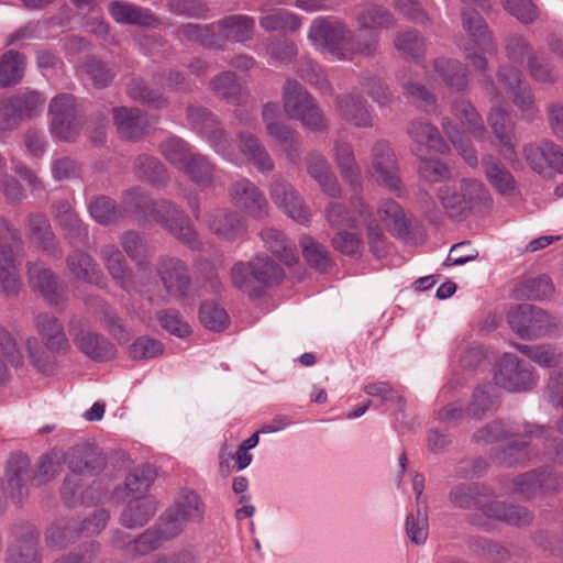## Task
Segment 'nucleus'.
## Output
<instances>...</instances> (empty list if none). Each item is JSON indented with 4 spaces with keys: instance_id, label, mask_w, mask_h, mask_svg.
I'll list each match as a JSON object with an SVG mask.
<instances>
[{
    "instance_id": "nucleus-19",
    "label": "nucleus",
    "mask_w": 563,
    "mask_h": 563,
    "mask_svg": "<svg viewBox=\"0 0 563 563\" xmlns=\"http://www.w3.org/2000/svg\"><path fill=\"white\" fill-rule=\"evenodd\" d=\"M462 26L468 38L459 42L461 49L467 52L478 48L483 53H496L497 47L493 42L487 24L478 12L464 10L462 12Z\"/></svg>"
},
{
    "instance_id": "nucleus-39",
    "label": "nucleus",
    "mask_w": 563,
    "mask_h": 563,
    "mask_svg": "<svg viewBox=\"0 0 563 563\" xmlns=\"http://www.w3.org/2000/svg\"><path fill=\"white\" fill-rule=\"evenodd\" d=\"M181 172L200 188H210L217 178V168L205 155L195 152Z\"/></svg>"
},
{
    "instance_id": "nucleus-46",
    "label": "nucleus",
    "mask_w": 563,
    "mask_h": 563,
    "mask_svg": "<svg viewBox=\"0 0 563 563\" xmlns=\"http://www.w3.org/2000/svg\"><path fill=\"white\" fill-rule=\"evenodd\" d=\"M253 278L257 289L273 286L279 283L284 277L283 268L277 265L269 256L265 254L256 255L251 258Z\"/></svg>"
},
{
    "instance_id": "nucleus-15",
    "label": "nucleus",
    "mask_w": 563,
    "mask_h": 563,
    "mask_svg": "<svg viewBox=\"0 0 563 563\" xmlns=\"http://www.w3.org/2000/svg\"><path fill=\"white\" fill-rule=\"evenodd\" d=\"M494 379L496 385L508 391H526L537 385L533 368L512 354L503 355Z\"/></svg>"
},
{
    "instance_id": "nucleus-40",
    "label": "nucleus",
    "mask_w": 563,
    "mask_h": 563,
    "mask_svg": "<svg viewBox=\"0 0 563 563\" xmlns=\"http://www.w3.org/2000/svg\"><path fill=\"white\" fill-rule=\"evenodd\" d=\"M35 327L44 343L52 350H68L69 342L58 319L48 313L38 314Z\"/></svg>"
},
{
    "instance_id": "nucleus-13",
    "label": "nucleus",
    "mask_w": 563,
    "mask_h": 563,
    "mask_svg": "<svg viewBox=\"0 0 563 563\" xmlns=\"http://www.w3.org/2000/svg\"><path fill=\"white\" fill-rule=\"evenodd\" d=\"M187 118L192 129L207 140L216 153L224 158H231L233 151L230 136L210 111L189 107Z\"/></svg>"
},
{
    "instance_id": "nucleus-5",
    "label": "nucleus",
    "mask_w": 563,
    "mask_h": 563,
    "mask_svg": "<svg viewBox=\"0 0 563 563\" xmlns=\"http://www.w3.org/2000/svg\"><path fill=\"white\" fill-rule=\"evenodd\" d=\"M45 98L37 91L24 90L0 100V133L16 129L23 121L37 117Z\"/></svg>"
},
{
    "instance_id": "nucleus-48",
    "label": "nucleus",
    "mask_w": 563,
    "mask_h": 563,
    "mask_svg": "<svg viewBox=\"0 0 563 563\" xmlns=\"http://www.w3.org/2000/svg\"><path fill=\"white\" fill-rule=\"evenodd\" d=\"M486 487L477 483H461L449 493L450 503L460 509H478Z\"/></svg>"
},
{
    "instance_id": "nucleus-24",
    "label": "nucleus",
    "mask_w": 563,
    "mask_h": 563,
    "mask_svg": "<svg viewBox=\"0 0 563 563\" xmlns=\"http://www.w3.org/2000/svg\"><path fill=\"white\" fill-rule=\"evenodd\" d=\"M208 228L212 233L224 240L233 241L245 232L242 217L228 209H216L207 217Z\"/></svg>"
},
{
    "instance_id": "nucleus-47",
    "label": "nucleus",
    "mask_w": 563,
    "mask_h": 563,
    "mask_svg": "<svg viewBox=\"0 0 563 563\" xmlns=\"http://www.w3.org/2000/svg\"><path fill=\"white\" fill-rule=\"evenodd\" d=\"M379 37L376 32L364 33L361 31L353 35L349 30V36L344 42V56L343 60H352L356 56L369 57L374 55L378 47Z\"/></svg>"
},
{
    "instance_id": "nucleus-2",
    "label": "nucleus",
    "mask_w": 563,
    "mask_h": 563,
    "mask_svg": "<svg viewBox=\"0 0 563 563\" xmlns=\"http://www.w3.org/2000/svg\"><path fill=\"white\" fill-rule=\"evenodd\" d=\"M102 261L112 279L126 292L146 295L150 291L148 265L139 261L133 272L126 263L123 253L114 244H104L99 251Z\"/></svg>"
},
{
    "instance_id": "nucleus-18",
    "label": "nucleus",
    "mask_w": 563,
    "mask_h": 563,
    "mask_svg": "<svg viewBox=\"0 0 563 563\" xmlns=\"http://www.w3.org/2000/svg\"><path fill=\"white\" fill-rule=\"evenodd\" d=\"M229 197L235 207L252 218L263 219L268 213L265 196L250 179L243 178L233 183L229 189Z\"/></svg>"
},
{
    "instance_id": "nucleus-51",
    "label": "nucleus",
    "mask_w": 563,
    "mask_h": 563,
    "mask_svg": "<svg viewBox=\"0 0 563 563\" xmlns=\"http://www.w3.org/2000/svg\"><path fill=\"white\" fill-rule=\"evenodd\" d=\"M516 347L520 353L542 367H556L563 360L562 351L550 344H517Z\"/></svg>"
},
{
    "instance_id": "nucleus-34",
    "label": "nucleus",
    "mask_w": 563,
    "mask_h": 563,
    "mask_svg": "<svg viewBox=\"0 0 563 563\" xmlns=\"http://www.w3.org/2000/svg\"><path fill=\"white\" fill-rule=\"evenodd\" d=\"M76 346L87 356L96 361H107L115 355V349L102 335L81 330L74 336Z\"/></svg>"
},
{
    "instance_id": "nucleus-9",
    "label": "nucleus",
    "mask_w": 563,
    "mask_h": 563,
    "mask_svg": "<svg viewBox=\"0 0 563 563\" xmlns=\"http://www.w3.org/2000/svg\"><path fill=\"white\" fill-rule=\"evenodd\" d=\"M150 217L178 241L190 247H199L198 235L185 212L169 200H158L152 205Z\"/></svg>"
},
{
    "instance_id": "nucleus-14",
    "label": "nucleus",
    "mask_w": 563,
    "mask_h": 563,
    "mask_svg": "<svg viewBox=\"0 0 563 563\" xmlns=\"http://www.w3.org/2000/svg\"><path fill=\"white\" fill-rule=\"evenodd\" d=\"M156 273L164 290L169 297L184 299L191 287V276L187 264L175 256L158 257Z\"/></svg>"
},
{
    "instance_id": "nucleus-11",
    "label": "nucleus",
    "mask_w": 563,
    "mask_h": 563,
    "mask_svg": "<svg viewBox=\"0 0 563 563\" xmlns=\"http://www.w3.org/2000/svg\"><path fill=\"white\" fill-rule=\"evenodd\" d=\"M367 172L378 185L395 192L401 190L398 159L387 142L377 141L373 145Z\"/></svg>"
},
{
    "instance_id": "nucleus-23",
    "label": "nucleus",
    "mask_w": 563,
    "mask_h": 563,
    "mask_svg": "<svg viewBox=\"0 0 563 563\" xmlns=\"http://www.w3.org/2000/svg\"><path fill=\"white\" fill-rule=\"evenodd\" d=\"M339 115L356 128L373 126V114L366 102L355 93L340 95L335 99Z\"/></svg>"
},
{
    "instance_id": "nucleus-55",
    "label": "nucleus",
    "mask_w": 563,
    "mask_h": 563,
    "mask_svg": "<svg viewBox=\"0 0 563 563\" xmlns=\"http://www.w3.org/2000/svg\"><path fill=\"white\" fill-rule=\"evenodd\" d=\"M134 172L140 179L153 185H164L168 179L165 166L155 157L140 155L134 162Z\"/></svg>"
},
{
    "instance_id": "nucleus-20",
    "label": "nucleus",
    "mask_w": 563,
    "mask_h": 563,
    "mask_svg": "<svg viewBox=\"0 0 563 563\" xmlns=\"http://www.w3.org/2000/svg\"><path fill=\"white\" fill-rule=\"evenodd\" d=\"M478 510L488 519L501 520L514 526L527 525L531 521V515L526 508L493 498V495L487 488L483 495Z\"/></svg>"
},
{
    "instance_id": "nucleus-31",
    "label": "nucleus",
    "mask_w": 563,
    "mask_h": 563,
    "mask_svg": "<svg viewBox=\"0 0 563 563\" xmlns=\"http://www.w3.org/2000/svg\"><path fill=\"white\" fill-rule=\"evenodd\" d=\"M65 463L75 474H91L100 468L102 464L100 454L88 443H81L70 448L65 452Z\"/></svg>"
},
{
    "instance_id": "nucleus-36",
    "label": "nucleus",
    "mask_w": 563,
    "mask_h": 563,
    "mask_svg": "<svg viewBox=\"0 0 563 563\" xmlns=\"http://www.w3.org/2000/svg\"><path fill=\"white\" fill-rule=\"evenodd\" d=\"M109 13L115 22L122 24L154 26L156 23L154 14L148 9L126 2H111L109 4Z\"/></svg>"
},
{
    "instance_id": "nucleus-62",
    "label": "nucleus",
    "mask_w": 563,
    "mask_h": 563,
    "mask_svg": "<svg viewBox=\"0 0 563 563\" xmlns=\"http://www.w3.org/2000/svg\"><path fill=\"white\" fill-rule=\"evenodd\" d=\"M161 152L170 164L180 170L195 153L187 142L177 136H172L164 141L161 144Z\"/></svg>"
},
{
    "instance_id": "nucleus-29",
    "label": "nucleus",
    "mask_w": 563,
    "mask_h": 563,
    "mask_svg": "<svg viewBox=\"0 0 563 563\" xmlns=\"http://www.w3.org/2000/svg\"><path fill=\"white\" fill-rule=\"evenodd\" d=\"M9 496L13 503L19 504L27 495L26 483L30 478V460L27 456L18 454L10 459L7 468Z\"/></svg>"
},
{
    "instance_id": "nucleus-7",
    "label": "nucleus",
    "mask_w": 563,
    "mask_h": 563,
    "mask_svg": "<svg viewBox=\"0 0 563 563\" xmlns=\"http://www.w3.org/2000/svg\"><path fill=\"white\" fill-rule=\"evenodd\" d=\"M347 36L349 29L345 24L321 16L312 21L308 32V38L317 51L339 60L346 56L344 42Z\"/></svg>"
},
{
    "instance_id": "nucleus-54",
    "label": "nucleus",
    "mask_w": 563,
    "mask_h": 563,
    "mask_svg": "<svg viewBox=\"0 0 563 563\" xmlns=\"http://www.w3.org/2000/svg\"><path fill=\"white\" fill-rule=\"evenodd\" d=\"M53 214L57 223L75 238L87 236V229L82 225L77 213L68 201H57L53 206Z\"/></svg>"
},
{
    "instance_id": "nucleus-28",
    "label": "nucleus",
    "mask_w": 563,
    "mask_h": 563,
    "mask_svg": "<svg viewBox=\"0 0 563 563\" xmlns=\"http://www.w3.org/2000/svg\"><path fill=\"white\" fill-rule=\"evenodd\" d=\"M27 238L44 252L57 255V242L47 218L43 213H30L25 220Z\"/></svg>"
},
{
    "instance_id": "nucleus-44",
    "label": "nucleus",
    "mask_w": 563,
    "mask_h": 563,
    "mask_svg": "<svg viewBox=\"0 0 563 563\" xmlns=\"http://www.w3.org/2000/svg\"><path fill=\"white\" fill-rule=\"evenodd\" d=\"M265 246L286 265H292L297 262L295 245L278 230L265 228L261 232Z\"/></svg>"
},
{
    "instance_id": "nucleus-59",
    "label": "nucleus",
    "mask_w": 563,
    "mask_h": 563,
    "mask_svg": "<svg viewBox=\"0 0 563 563\" xmlns=\"http://www.w3.org/2000/svg\"><path fill=\"white\" fill-rule=\"evenodd\" d=\"M65 452L54 449L43 455L37 463L33 479L38 484H45L60 473L65 463Z\"/></svg>"
},
{
    "instance_id": "nucleus-50",
    "label": "nucleus",
    "mask_w": 563,
    "mask_h": 563,
    "mask_svg": "<svg viewBox=\"0 0 563 563\" xmlns=\"http://www.w3.org/2000/svg\"><path fill=\"white\" fill-rule=\"evenodd\" d=\"M24 56L15 51L5 52L0 58V87L19 84L24 75Z\"/></svg>"
},
{
    "instance_id": "nucleus-4",
    "label": "nucleus",
    "mask_w": 563,
    "mask_h": 563,
    "mask_svg": "<svg viewBox=\"0 0 563 563\" xmlns=\"http://www.w3.org/2000/svg\"><path fill=\"white\" fill-rule=\"evenodd\" d=\"M285 113L301 122L302 126L321 133L327 130L328 121L314 98L297 81L287 79L283 87Z\"/></svg>"
},
{
    "instance_id": "nucleus-25",
    "label": "nucleus",
    "mask_w": 563,
    "mask_h": 563,
    "mask_svg": "<svg viewBox=\"0 0 563 563\" xmlns=\"http://www.w3.org/2000/svg\"><path fill=\"white\" fill-rule=\"evenodd\" d=\"M488 122L495 136L499 141L501 154L506 159L512 161L516 157L515 147L511 142L515 124L509 112L500 106L493 107L488 115Z\"/></svg>"
},
{
    "instance_id": "nucleus-37",
    "label": "nucleus",
    "mask_w": 563,
    "mask_h": 563,
    "mask_svg": "<svg viewBox=\"0 0 563 563\" xmlns=\"http://www.w3.org/2000/svg\"><path fill=\"white\" fill-rule=\"evenodd\" d=\"M213 93L222 100L242 106L247 100V91L235 79L232 71H223L210 81Z\"/></svg>"
},
{
    "instance_id": "nucleus-45",
    "label": "nucleus",
    "mask_w": 563,
    "mask_h": 563,
    "mask_svg": "<svg viewBox=\"0 0 563 563\" xmlns=\"http://www.w3.org/2000/svg\"><path fill=\"white\" fill-rule=\"evenodd\" d=\"M240 150L260 172L274 169V162L260 140L246 132L239 134Z\"/></svg>"
},
{
    "instance_id": "nucleus-42",
    "label": "nucleus",
    "mask_w": 563,
    "mask_h": 563,
    "mask_svg": "<svg viewBox=\"0 0 563 563\" xmlns=\"http://www.w3.org/2000/svg\"><path fill=\"white\" fill-rule=\"evenodd\" d=\"M156 506L151 497L131 499L121 515V523L126 528H137L146 525L154 516Z\"/></svg>"
},
{
    "instance_id": "nucleus-63",
    "label": "nucleus",
    "mask_w": 563,
    "mask_h": 563,
    "mask_svg": "<svg viewBox=\"0 0 563 563\" xmlns=\"http://www.w3.org/2000/svg\"><path fill=\"white\" fill-rule=\"evenodd\" d=\"M252 261L236 262L230 269V280L233 287L246 292L250 297H257L261 291L253 278Z\"/></svg>"
},
{
    "instance_id": "nucleus-8",
    "label": "nucleus",
    "mask_w": 563,
    "mask_h": 563,
    "mask_svg": "<svg viewBox=\"0 0 563 563\" xmlns=\"http://www.w3.org/2000/svg\"><path fill=\"white\" fill-rule=\"evenodd\" d=\"M22 244L19 230L4 219H0V291L5 295L18 294L21 282L14 264V246Z\"/></svg>"
},
{
    "instance_id": "nucleus-26",
    "label": "nucleus",
    "mask_w": 563,
    "mask_h": 563,
    "mask_svg": "<svg viewBox=\"0 0 563 563\" xmlns=\"http://www.w3.org/2000/svg\"><path fill=\"white\" fill-rule=\"evenodd\" d=\"M407 133L416 145L417 155L427 148L444 153L448 148L438 129L429 122L412 120L407 126Z\"/></svg>"
},
{
    "instance_id": "nucleus-3",
    "label": "nucleus",
    "mask_w": 563,
    "mask_h": 563,
    "mask_svg": "<svg viewBox=\"0 0 563 563\" xmlns=\"http://www.w3.org/2000/svg\"><path fill=\"white\" fill-rule=\"evenodd\" d=\"M438 197L449 217L462 219L468 212L490 202V195L478 179L464 178L459 185L442 186Z\"/></svg>"
},
{
    "instance_id": "nucleus-35",
    "label": "nucleus",
    "mask_w": 563,
    "mask_h": 563,
    "mask_svg": "<svg viewBox=\"0 0 563 563\" xmlns=\"http://www.w3.org/2000/svg\"><path fill=\"white\" fill-rule=\"evenodd\" d=\"M434 70L450 89L463 92L468 87V69L456 59L438 58L433 64Z\"/></svg>"
},
{
    "instance_id": "nucleus-53",
    "label": "nucleus",
    "mask_w": 563,
    "mask_h": 563,
    "mask_svg": "<svg viewBox=\"0 0 563 563\" xmlns=\"http://www.w3.org/2000/svg\"><path fill=\"white\" fill-rule=\"evenodd\" d=\"M37 544L33 532L18 539L8 550L7 563H41Z\"/></svg>"
},
{
    "instance_id": "nucleus-64",
    "label": "nucleus",
    "mask_w": 563,
    "mask_h": 563,
    "mask_svg": "<svg viewBox=\"0 0 563 563\" xmlns=\"http://www.w3.org/2000/svg\"><path fill=\"white\" fill-rule=\"evenodd\" d=\"M80 538L78 527L70 522H57L53 525L46 534V543L53 549H64Z\"/></svg>"
},
{
    "instance_id": "nucleus-61",
    "label": "nucleus",
    "mask_w": 563,
    "mask_h": 563,
    "mask_svg": "<svg viewBox=\"0 0 563 563\" xmlns=\"http://www.w3.org/2000/svg\"><path fill=\"white\" fill-rule=\"evenodd\" d=\"M378 213L385 222L386 227L397 235H405L408 232V225L404 210L400 206L391 200H382L378 206Z\"/></svg>"
},
{
    "instance_id": "nucleus-1",
    "label": "nucleus",
    "mask_w": 563,
    "mask_h": 563,
    "mask_svg": "<svg viewBox=\"0 0 563 563\" xmlns=\"http://www.w3.org/2000/svg\"><path fill=\"white\" fill-rule=\"evenodd\" d=\"M185 527L186 523L169 508L155 528L145 530L137 538H132L124 531H115L112 543L126 558L136 559L155 551L164 541L177 537Z\"/></svg>"
},
{
    "instance_id": "nucleus-58",
    "label": "nucleus",
    "mask_w": 563,
    "mask_h": 563,
    "mask_svg": "<svg viewBox=\"0 0 563 563\" xmlns=\"http://www.w3.org/2000/svg\"><path fill=\"white\" fill-rule=\"evenodd\" d=\"M356 21L361 31L388 29L394 25V18L384 8L372 4L364 8L356 16Z\"/></svg>"
},
{
    "instance_id": "nucleus-30",
    "label": "nucleus",
    "mask_w": 563,
    "mask_h": 563,
    "mask_svg": "<svg viewBox=\"0 0 563 563\" xmlns=\"http://www.w3.org/2000/svg\"><path fill=\"white\" fill-rule=\"evenodd\" d=\"M113 120L121 137L134 140L140 137L148 126V120L137 108H114Z\"/></svg>"
},
{
    "instance_id": "nucleus-60",
    "label": "nucleus",
    "mask_w": 563,
    "mask_h": 563,
    "mask_svg": "<svg viewBox=\"0 0 563 563\" xmlns=\"http://www.w3.org/2000/svg\"><path fill=\"white\" fill-rule=\"evenodd\" d=\"M302 254L308 264L320 272H325L332 266V260L327 249L309 235L300 239Z\"/></svg>"
},
{
    "instance_id": "nucleus-17",
    "label": "nucleus",
    "mask_w": 563,
    "mask_h": 563,
    "mask_svg": "<svg viewBox=\"0 0 563 563\" xmlns=\"http://www.w3.org/2000/svg\"><path fill=\"white\" fill-rule=\"evenodd\" d=\"M274 203L289 218L301 224L311 221V212L299 192L287 181L276 178L269 187Z\"/></svg>"
},
{
    "instance_id": "nucleus-22",
    "label": "nucleus",
    "mask_w": 563,
    "mask_h": 563,
    "mask_svg": "<svg viewBox=\"0 0 563 563\" xmlns=\"http://www.w3.org/2000/svg\"><path fill=\"white\" fill-rule=\"evenodd\" d=\"M307 173L318 183L321 191L331 197L339 198L342 195V188L338 181L327 158L318 153L311 152L306 157Z\"/></svg>"
},
{
    "instance_id": "nucleus-52",
    "label": "nucleus",
    "mask_w": 563,
    "mask_h": 563,
    "mask_svg": "<svg viewBox=\"0 0 563 563\" xmlns=\"http://www.w3.org/2000/svg\"><path fill=\"white\" fill-rule=\"evenodd\" d=\"M32 364L41 372L48 373L53 369L57 354L68 350H52L45 343L40 344L36 338H27L24 342Z\"/></svg>"
},
{
    "instance_id": "nucleus-56",
    "label": "nucleus",
    "mask_w": 563,
    "mask_h": 563,
    "mask_svg": "<svg viewBox=\"0 0 563 563\" xmlns=\"http://www.w3.org/2000/svg\"><path fill=\"white\" fill-rule=\"evenodd\" d=\"M88 210L92 219L103 225L122 219L121 209L117 207L114 200L106 196L93 197L88 205Z\"/></svg>"
},
{
    "instance_id": "nucleus-32",
    "label": "nucleus",
    "mask_w": 563,
    "mask_h": 563,
    "mask_svg": "<svg viewBox=\"0 0 563 563\" xmlns=\"http://www.w3.org/2000/svg\"><path fill=\"white\" fill-rule=\"evenodd\" d=\"M217 29L224 40L244 43L253 38L255 21L249 15H229L217 22Z\"/></svg>"
},
{
    "instance_id": "nucleus-41",
    "label": "nucleus",
    "mask_w": 563,
    "mask_h": 563,
    "mask_svg": "<svg viewBox=\"0 0 563 563\" xmlns=\"http://www.w3.org/2000/svg\"><path fill=\"white\" fill-rule=\"evenodd\" d=\"M351 207L353 211L358 213L361 221L366 225L371 250L376 256H382L385 249V235L375 219L372 218L368 206L364 202L362 197L354 196L351 198Z\"/></svg>"
},
{
    "instance_id": "nucleus-57",
    "label": "nucleus",
    "mask_w": 563,
    "mask_h": 563,
    "mask_svg": "<svg viewBox=\"0 0 563 563\" xmlns=\"http://www.w3.org/2000/svg\"><path fill=\"white\" fill-rule=\"evenodd\" d=\"M128 95L154 109H164L169 103L165 96L151 88L143 79H133L128 86Z\"/></svg>"
},
{
    "instance_id": "nucleus-6",
    "label": "nucleus",
    "mask_w": 563,
    "mask_h": 563,
    "mask_svg": "<svg viewBox=\"0 0 563 563\" xmlns=\"http://www.w3.org/2000/svg\"><path fill=\"white\" fill-rule=\"evenodd\" d=\"M510 328L521 338L533 339L551 333L561 325V318L548 314L539 307L522 303L512 307L507 314Z\"/></svg>"
},
{
    "instance_id": "nucleus-21",
    "label": "nucleus",
    "mask_w": 563,
    "mask_h": 563,
    "mask_svg": "<svg viewBox=\"0 0 563 563\" xmlns=\"http://www.w3.org/2000/svg\"><path fill=\"white\" fill-rule=\"evenodd\" d=\"M523 153L534 172L545 174L549 169H555L563 173V153L554 144L550 142L529 144L525 146Z\"/></svg>"
},
{
    "instance_id": "nucleus-16",
    "label": "nucleus",
    "mask_w": 563,
    "mask_h": 563,
    "mask_svg": "<svg viewBox=\"0 0 563 563\" xmlns=\"http://www.w3.org/2000/svg\"><path fill=\"white\" fill-rule=\"evenodd\" d=\"M27 278L31 288L38 291L49 305L57 306L66 301V285L44 264L30 262Z\"/></svg>"
},
{
    "instance_id": "nucleus-38",
    "label": "nucleus",
    "mask_w": 563,
    "mask_h": 563,
    "mask_svg": "<svg viewBox=\"0 0 563 563\" xmlns=\"http://www.w3.org/2000/svg\"><path fill=\"white\" fill-rule=\"evenodd\" d=\"M67 266L77 279L85 283L100 285L104 279L95 260L82 251H74L69 254Z\"/></svg>"
},
{
    "instance_id": "nucleus-43",
    "label": "nucleus",
    "mask_w": 563,
    "mask_h": 563,
    "mask_svg": "<svg viewBox=\"0 0 563 563\" xmlns=\"http://www.w3.org/2000/svg\"><path fill=\"white\" fill-rule=\"evenodd\" d=\"M172 509L186 525L203 520L205 505L194 490H180Z\"/></svg>"
},
{
    "instance_id": "nucleus-10",
    "label": "nucleus",
    "mask_w": 563,
    "mask_h": 563,
    "mask_svg": "<svg viewBox=\"0 0 563 563\" xmlns=\"http://www.w3.org/2000/svg\"><path fill=\"white\" fill-rule=\"evenodd\" d=\"M530 441L512 442L506 449L498 450L494 453L493 459L499 465L512 466L522 463L529 459L527 446L530 444L538 445L539 442H544L548 448L547 454L549 457L558 463H563V443L556 442L555 439L543 437L544 431L540 428H530L527 431Z\"/></svg>"
},
{
    "instance_id": "nucleus-49",
    "label": "nucleus",
    "mask_w": 563,
    "mask_h": 563,
    "mask_svg": "<svg viewBox=\"0 0 563 563\" xmlns=\"http://www.w3.org/2000/svg\"><path fill=\"white\" fill-rule=\"evenodd\" d=\"M154 202L155 201L140 188L133 187L123 192L121 211L122 214L130 213L139 221H144L150 217Z\"/></svg>"
},
{
    "instance_id": "nucleus-27",
    "label": "nucleus",
    "mask_w": 563,
    "mask_h": 563,
    "mask_svg": "<svg viewBox=\"0 0 563 563\" xmlns=\"http://www.w3.org/2000/svg\"><path fill=\"white\" fill-rule=\"evenodd\" d=\"M332 156L342 178L353 190H360L362 188L361 169L352 146L346 142L336 140L333 145Z\"/></svg>"
},
{
    "instance_id": "nucleus-33",
    "label": "nucleus",
    "mask_w": 563,
    "mask_h": 563,
    "mask_svg": "<svg viewBox=\"0 0 563 563\" xmlns=\"http://www.w3.org/2000/svg\"><path fill=\"white\" fill-rule=\"evenodd\" d=\"M484 174L492 187L503 196H510L515 192L517 183L512 174L492 155L482 159Z\"/></svg>"
},
{
    "instance_id": "nucleus-12",
    "label": "nucleus",
    "mask_w": 563,
    "mask_h": 563,
    "mask_svg": "<svg viewBox=\"0 0 563 563\" xmlns=\"http://www.w3.org/2000/svg\"><path fill=\"white\" fill-rule=\"evenodd\" d=\"M49 131L55 139L73 141L78 134V110L75 98L69 93L54 97L48 106Z\"/></svg>"
}]
</instances>
